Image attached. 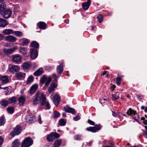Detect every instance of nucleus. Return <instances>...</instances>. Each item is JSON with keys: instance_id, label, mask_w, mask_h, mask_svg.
<instances>
[{"instance_id": "nucleus-15", "label": "nucleus", "mask_w": 147, "mask_h": 147, "mask_svg": "<svg viewBox=\"0 0 147 147\" xmlns=\"http://www.w3.org/2000/svg\"><path fill=\"white\" fill-rule=\"evenodd\" d=\"M16 49V48L15 47H13L12 48L8 49H4L3 51V52L7 55H9L12 53Z\"/></svg>"}, {"instance_id": "nucleus-25", "label": "nucleus", "mask_w": 147, "mask_h": 147, "mask_svg": "<svg viewBox=\"0 0 147 147\" xmlns=\"http://www.w3.org/2000/svg\"><path fill=\"white\" fill-rule=\"evenodd\" d=\"M8 24V23L6 20L0 18V26L4 27Z\"/></svg>"}, {"instance_id": "nucleus-17", "label": "nucleus", "mask_w": 147, "mask_h": 147, "mask_svg": "<svg viewBox=\"0 0 147 147\" xmlns=\"http://www.w3.org/2000/svg\"><path fill=\"white\" fill-rule=\"evenodd\" d=\"M38 86L37 84L33 85L30 88V93L31 94H33L37 89Z\"/></svg>"}, {"instance_id": "nucleus-29", "label": "nucleus", "mask_w": 147, "mask_h": 147, "mask_svg": "<svg viewBox=\"0 0 147 147\" xmlns=\"http://www.w3.org/2000/svg\"><path fill=\"white\" fill-rule=\"evenodd\" d=\"M62 142V140L61 139L56 140L54 143V147H59L60 146Z\"/></svg>"}, {"instance_id": "nucleus-18", "label": "nucleus", "mask_w": 147, "mask_h": 147, "mask_svg": "<svg viewBox=\"0 0 147 147\" xmlns=\"http://www.w3.org/2000/svg\"><path fill=\"white\" fill-rule=\"evenodd\" d=\"M91 1L90 0H87L86 2H84L82 3V6L84 10L88 9L90 5Z\"/></svg>"}, {"instance_id": "nucleus-30", "label": "nucleus", "mask_w": 147, "mask_h": 147, "mask_svg": "<svg viewBox=\"0 0 147 147\" xmlns=\"http://www.w3.org/2000/svg\"><path fill=\"white\" fill-rule=\"evenodd\" d=\"M12 147H18L20 145V142L18 139L15 140L12 143Z\"/></svg>"}, {"instance_id": "nucleus-31", "label": "nucleus", "mask_w": 147, "mask_h": 147, "mask_svg": "<svg viewBox=\"0 0 147 147\" xmlns=\"http://www.w3.org/2000/svg\"><path fill=\"white\" fill-rule=\"evenodd\" d=\"M27 49L26 48L21 47L20 49V52L22 54L25 55L26 54Z\"/></svg>"}, {"instance_id": "nucleus-42", "label": "nucleus", "mask_w": 147, "mask_h": 147, "mask_svg": "<svg viewBox=\"0 0 147 147\" xmlns=\"http://www.w3.org/2000/svg\"><path fill=\"white\" fill-rule=\"evenodd\" d=\"M5 122L4 117H0V126L3 125Z\"/></svg>"}, {"instance_id": "nucleus-35", "label": "nucleus", "mask_w": 147, "mask_h": 147, "mask_svg": "<svg viewBox=\"0 0 147 147\" xmlns=\"http://www.w3.org/2000/svg\"><path fill=\"white\" fill-rule=\"evenodd\" d=\"M66 123V121L63 119H61L59 121L58 124L60 126H64Z\"/></svg>"}, {"instance_id": "nucleus-3", "label": "nucleus", "mask_w": 147, "mask_h": 147, "mask_svg": "<svg viewBox=\"0 0 147 147\" xmlns=\"http://www.w3.org/2000/svg\"><path fill=\"white\" fill-rule=\"evenodd\" d=\"M129 115H131L133 118L136 121H138L139 117L138 115L136 113V111H134L130 108L126 112Z\"/></svg>"}, {"instance_id": "nucleus-12", "label": "nucleus", "mask_w": 147, "mask_h": 147, "mask_svg": "<svg viewBox=\"0 0 147 147\" xmlns=\"http://www.w3.org/2000/svg\"><path fill=\"white\" fill-rule=\"evenodd\" d=\"M5 39L6 41L11 42H14L17 40V38L16 37L12 35L6 36Z\"/></svg>"}, {"instance_id": "nucleus-27", "label": "nucleus", "mask_w": 147, "mask_h": 147, "mask_svg": "<svg viewBox=\"0 0 147 147\" xmlns=\"http://www.w3.org/2000/svg\"><path fill=\"white\" fill-rule=\"evenodd\" d=\"M1 80L3 84L7 83L9 81L8 78L6 76H2Z\"/></svg>"}, {"instance_id": "nucleus-54", "label": "nucleus", "mask_w": 147, "mask_h": 147, "mask_svg": "<svg viewBox=\"0 0 147 147\" xmlns=\"http://www.w3.org/2000/svg\"><path fill=\"white\" fill-rule=\"evenodd\" d=\"M143 135L145 137L147 138V131H143Z\"/></svg>"}, {"instance_id": "nucleus-13", "label": "nucleus", "mask_w": 147, "mask_h": 147, "mask_svg": "<svg viewBox=\"0 0 147 147\" xmlns=\"http://www.w3.org/2000/svg\"><path fill=\"white\" fill-rule=\"evenodd\" d=\"M25 73L19 72L16 73L15 76L17 79L18 80H22L25 78Z\"/></svg>"}, {"instance_id": "nucleus-59", "label": "nucleus", "mask_w": 147, "mask_h": 147, "mask_svg": "<svg viewBox=\"0 0 147 147\" xmlns=\"http://www.w3.org/2000/svg\"><path fill=\"white\" fill-rule=\"evenodd\" d=\"M143 123L144 124L147 125V120L144 119L143 121Z\"/></svg>"}, {"instance_id": "nucleus-48", "label": "nucleus", "mask_w": 147, "mask_h": 147, "mask_svg": "<svg viewBox=\"0 0 147 147\" xmlns=\"http://www.w3.org/2000/svg\"><path fill=\"white\" fill-rule=\"evenodd\" d=\"M50 86L53 88H55L57 86V84L54 83H52L51 84Z\"/></svg>"}, {"instance_id": "nucleus-7", "label": "nucleus", "mask_w": 147, "mask_h": 147, "mask_svg": "<svg viewBox=\"0 0 147 147\" xmlns=\"http://www.w3.org/2000/svg\"><path fill=\"white\" fill-rule=\"evenodd\" d=\"M52 96L53 97L52 100L55 105L56 106L58 105L61 100L60 97L57 94H55L54 96L52 95L51 96V98Z\"/></svg>"}, {"instance_id": "nucleus-57", "label": "nucleus", "mask_w": 147, "mask_h": 147, "mask_svg": "<svg viewBox=\"0 0 147 147\" xmlns=\"http://www.w3.org/2000/svg\"><path fill=\"white\" fill-rule=\"evenodd\" d=\"M47 140L49 142H52L55 138H47Z\"/></svg>"}, {"instance_id": "nucleus-4", "label": "nucleus", "mask_w": 147, "mask_h": 147, "mask_svg": "<svg viewBox=\"0 0 147 147\" xmlns=\"http://www.w3.org/2000/svg\"><path fill=\"white\" fill-rule=\"evenodd\" d=\"M101 127L100 125L96 124L94 127H87L86 129L88 131L95 133L100 130Z\"/></svg>"}, {"instance_id": "nucleus-38", "label": "nucleus", "mask_w": 147, "mask_h": 147, "mask_svg": "<svg viewBox=\"0 0 147 147\" xmlns=\"http://www.w3.org/2000/svg\"><path fill=\"white\" fill-rule=\"evenodd\" d=\"M47 79V77L45 75H43L40 79V82L41 83L43 84L46 81Z\"/></svg>"}, {"instance_id": "nucleus-43", "label": "nucleus", "mask_w": 147, "mask_h": 147, "mask_svg": "<svg viewBox=\"0 0 147 147\" xmlns=\"http://www.w3.org/2000/svg\"><path fill=\"white\" fill-rule=\"evenodd\" d=\"M98 21L100 23H101L103 20V16L101 14H99L97 17Z\"/></svg>"}, {"instance_id": "nucleus-46", "label": "nucleus", "mask_w": 147, "mask_h": 147, "mask_svg": "<svg viewBox=\"0 0 147 147\" xmlns=\"http://www.w3.org/2000/svg\"><path fill=\"white\" fill-rule=\"evenodd\" d=\"M88 123H89L91 125H94V124H95V123L94 122L90 120V119H88Z\"/></svg>"}, {"instance_id": "nucleus-10", "label": "nucleus", "mask_w": 147, "mask_h": 147, "mask_svg": "<svg viewBox=\"0 0 147 147\" xmlns=\"http://www.w3.org/2000/svg\"><path fill=\"white\" fill-rule=\"evenodd\" d=\"M20 69V68L18 66L12 65L9 68V71L11 73H14L18 71Z\"/></svg>"}, {"instance_id": "nucleus-9", "label": "nucleus", "mask_w": 147, "mask_h": 147, "mask_svg": "<svg viewBox=\"0 0 147 147\" xmlns=\"http://www.w3.org/2000/svg\"><path fill=\"white\" fill-rule=\"evenodd\" d=\"M11 11L9 9H8L5 10L1 14L2 15L4 18L6 19H7L11 16Z\"/></svg>"}, {"instance_id": "nucleus-36", "label": "nucleus", "mask_w": 147, "mask_h": 147, "mask_svg": "<svg viewBox=\"0 0 147 147\" xmlns=\"http://www.w3.org/2000/svg\"><path fill=\"white\" fill-rule=\"evenodd\" d=\"M33 76L32 75H31L30 76H29L26 82V83L28 84H30L33 81Z\"/></svg>"}, {"instance_id": "nucleus-28", "label": "nucleus", "mask_w": 147, "mask_h": 147, "mask_svg": "<svg viewBox=\"0 0 147 147\" xmlns=\"http://www.w3.org/2000/svg\"><path fill=\"white\" fill-rule=\"evenodd\" d=\"M63 63H61L57 67V72L59 74H61L63 72Z\"/></svg>"}, {"instance_id": "nucleus-37", "label": "nucleus", "mask_w": 147, "mask_h": 147, "mask_svg": "<svg viewBox=\"0 0 147 147\" xmlns=\"http://www.w3.org/2000/svg\"><path fill=\"white\" fill-rule=\"evenodd\" d=\"M30 45L33 47L37 48L38 47L39 45L38 43L36 41H32L30 44Z\"/></svg>"}, {"instance_id": "nucleus-63", "label": "nucleus", "mask_w": 147, "mask_h": 147, "mask_svg": "<svg viewBox=\"0 0 147 147\" xmlns=\"http://www.w3.org/2000/svg\"><path fill=\"white\" fill-rule=\"evenodd\" d=\"M65 23L66 24H68L69 23V20H67L64 21Z\"/></svg>"}, {"instance_id": "nucleus-61", "label": "nucleus", "mask_w": 147, "mask_h": 147, "mask_svg": "<svg viewBox=\"0 0 147 147\" xmlns=\"http://www.w3.org/2000/svg\"><path fill=\"white\" fill-rule=\"evenodd\" d=\"M121 81H116V84L118 85L119 86L120 84Z\"/></svg>"}, {"instance_id": "nucleus-45", "label": "nucleus", "mask_w": 147, "mask_h": 147, "mask_svg": "<svg viewBox=\"0 0 147 147\" xmlns=\"http://www.w3.org/2000/svg\"><path fill=\"white\" fill-rule=\"evenodd\" d=\"M80 119V117L78 115H76L75 117L73 118L74 120L75 121H78Z\"/></svg>"}, {"instance_id": "nucleus-64", "label": "nucleus", "mask_w": 147, "mask_h": 147, "mask_svg": "<svg viewBox=\"0 0 147 147\" xmlns=\"http://www.w3.org/2000/svg\"><path fill=\"white\" fill-rule=\"evenodd\" d=\"M49 84V83L46 81L45 83V85L46 86H48Z\"/></svg>"}, {"instance_id": "nucleus-14", "label": "nucleus", "mask_w": 147, "mask_h": 147, "mask_svg": "<svg viewBox=\"0 0 147 147\" xmlns=\"http://www.w3.org/2000/svg\"><path fill=\"white\" fill-rule=\"evenodd\" d=\"M22 67L24 70L27 71L31 67V64L28 61L24 62L22 65Z\"/></svg>"}, {"instance_id": "nucleus-52", "label": "nucleus", "mask_w": 147, "mask_h": 147, "mask_svg": "<svg viewBox=\"0 0 147 147\" xmlns=\"http://www.w3.org/2000/svg\"><path fill=\"white\" fill-rule=\"evenodd\" d=\"M53 77L54 79L55 80H57L58 78L57 75L55 74H53Z\"/></svg>"}, {"instance_id": "nucleus-16", "label": "nucleus", "mask_w": 147, "mask_h": 147, "mask_svg": "<svg viewBox=\"0 0 147 147\" xmlns=\"http://www.w3.org/2000/svg\"><path fill=\"white\" fill-rule=\"evenodd\" d=\"M17 98L15 96H12L9 98L8 100L9 104H11L12 105L16 104L17 101Z\"/></svg>"}, {"instance_id": "nucleus-49", "label": "nucleus", "mask_w": 147, "mask_h": 147, "mask_svg": "<svg viewBox=\"0 0 147 147\" xmlns=\"http://www.w3.org/2000/svg\"><path fill=\"white\" fill-rule=\"evenodd\" d=\"M112 115L113 116L115 117H116L118 116V113H117V114L116 113L113 111H112Z\"/></svg>"}, {"instance_id": "nucleus-44", "label": "nucleus", "mask_w": 147, "mask_h": 147, "mask_svg": "<svg viewBox=\"0 0 147 147\" xmlns=\"http://www.w3.org/2000/svg\"><path fill=\"white\" fill-rule=\"evenodd\" d=\"M46 105V109H49L50 108V106L49 104V103L47 101L46 102V100H45V103Z\"/></svg>"}, {"instance_id": "nucleus-19", "label": "nucleus", "mask_w": 147, "mask_h": 147, "mask_svg": "<svg viewBox=\"0 0 147 147\" xmlns=\"http://www.w3.org/2000/svg\"><path fill=\"white\" fill-rule=\"evenodd\" d=\"M64 109L65 111L66 112L71 113L73 114H74L75 113L74 110L68 106H66L64 107Z\"/></svg>"}, {"instance_id": "nucleus-20", "label": "nucleus", "mask_w": 147, "mask_h": 147, "mask_svg": "<svg viewBox=\"0 0 147 147\" xmlns=\"http://www.w3.org/2000/svg\"><path fill=\"white\" fill-rule=\"evenodd\" d=\"M25 97L23 96H22L20 97L18 99V104L20 106L24 105L25 103Z\"/></svg>"}, {"instance_id": "nucleus-24", "label": "nucleus", "mask_w": 147, "mask_h": 147, "mask_svg": "<svg viewBox=\"0 0 147 147\" xmlns=\"http://www.w3.org/2000/svg\"><path fill=\"white\" fill-rule=\"evenodd\" d=\"M44 72V71L42 68H40L34 72V75L36 76H39L42 74Z\"/></svg>"}, {"instance_id": "nucleus-1", "label": "nucleus", "mask_w": 147, "mask_h": 147, "mask_svg": "<svg viewBox=\"0 0 147 147\" xmlns=\"http://www.w3.org/2000/svg\"><path fill=\"white\" fill-rule=\"evenodd\" d=\"M46 96L43 94L41 93L40 94L38 92L36 93L35 98L33 101V103L34 105L38 104V102H40L41 105L43 106L45 103L46 100Z\"/></svg>"}, {"instance_id": "nucleus-62", "label": "nucleus", "mask_w": 147, "mask_h": 147, "mask_svg": "<svg viewBox=\"0 0 147 147\" xmlns=\"http://www.w3.org/2000/svg\"><path fill=\"white\" fill-rule=\"evenodd\" d=\"M107 71H104V72L102 74V75H103V76L104 75H105L107 74Z\"/></svg>"}, {"instance_id": "nucleus-5", "label": "nucleus", "mask_w": 147, "mask_h": 147, "mask_svg": "<svg viewBox=\"0 0 147 147\" xmlns=\"http://www.w3.org/2000/svg\"><path fill=\"white\" fill-rule=\"evenodd\" d=\"M22 128L19 125H17L14 129L13 131L10 133V134L12 137H13L15 135H18L20 134L22 131Z\"/></svg>"}, {"instance_id": "nucleus-60", "label": "nucleus", "mask_w": 147, "mask_h": 147, "mask_svg": "<svg viewBox=\"0 0 147 147\" xmlns=\"http://www.w3.org/2000/svg\"><path fill=\"white\" fill-rule=\"evenodd\" d=\"M92 142L90 141L89 142H86V143L89 146H90L92 143Z\"/></svg>"}, {"instance_id": "nucleus-23", "label": "nucleus", "mask_w": 147, "mask_h": 147, "mask_svg": "<svg viewBox=\"0 0 147 147\" xmlns=\"http://www.w3.org/2000/svg\"><path fill=\"white\" fill-rule=\"evenodd\" d=\"M19 41L22 45L26 46L28 44L29 40L26 38H22Z\"/></svg>"}, {"instance_id": "nucleus-56", "label": "nucleus", "mask_w": 147, "mask_h": 147, "mask_svg": "<svg viewBox=\"0 0 147 147\" xmlns=\"http://www.w3.org/2000/svg\"><path fill=\"white\" fill-rule=\"evenodd\" d=\"M4 141L3 138H0V146H1Z\"/></svg>"}, {"instance_id": "nucleus-50", "label": "nucleus", "mask_w": 147, "mask_h": 147, "mask_svg": "<svg viewBox=\"0 0 147 147\" xmlns=\"http://www.w3.org/2000/svg\"><path fill=\"white\" fill-rule=\"evenodd\" d=\"M137 96L138 99L140 100L142 99L143 98V96L141 95H137Z\"/></svg>"}, {"instance_id": "nucleus-51", "label": "nucleus", "mask_w": 147, "mask_h": 147, "mask_svg": "<svg viewBox=\"0 0 147 147\" xmlns=\"http://www.w3.org/2000/svg\"><path fill=\"white\" fill-rule=\"evenodd\" d=\"M38 120L39 123L40 124H41L42 122L41 121V118L40 115H39L38 116Z\"/></svg>"}, {"instance_id": "nucleus-41", "label": "nucleus", "mask_w": 147, "mask_h": 147, "mask_svg": "<svg viewBox=\"0 0 147 147\" xmlns=\"http://www.w3.org/2000/svg\"><path fill=\"white\" fill-rule=\"evenodd\" d=\"M116 94H113L112 95V99L114 100H115L119 98V94L117 93Z\"/></svg>"}, {"instance_id": "nucleus-6", "label": "nucleus", "mask_w": 147, "mask_h": 147, "mask_svg": "<svg viewBox=\"0 0 147 147\" xmlns=\"http://www.w3.org/2000/svg\"><path fill=\"white\" fill-rule=\"evenodd\" d=\"M25 119L26 122L29 123H32L36 121L35 116L33 115H26Z\"/></svg>"}, {"instance_id": "nucleus-34", "label": "nucleus", "mask_w": 147, "mask_h": 147, "mask_svg": "<svg viewBox=\"0 0 147 147\" xmlns=\"http://www.w3.org/2000/svg\"><path fill=\"white\" fill-rule=\"evenodd\" d=\"M6 5L2 3L0 4V13H2L3 11L6 10Z\"/></svg>"}, {"instance_id": "nucleus-40", "label": "nucleus", "mask_w": 147, "mask_h": 147, "mask_svg": "<svg viewBox=\"0 0 147 147\" xmlns=\"http://www.w3.org/2000/svg\"><path fill=\"white\" fill-rule=\"evenodd\" d=\"M60 115V114L59 112L55 111L53 113V117L55 118H57L59 117Z\"/></svg>"}, {"instance_id": "nucleus-2", "label": "nucleus", "mask_w": 147, "mask_h": 147, "mask_svg": "<svg viewBox=\"0 0 147 147\" xmlns=\"http://www.w3.org/2000/svg\"><path fill=\"white\" fill-rule=\"evenodd\" d=\"M33 140L31 138H25L22 142L21 147H29L33 144Z\"/></svg>"}, {"instance_id": "nucleus-22", "label": "nucleus", "mask_w": 147, "mask_h": 147, "mask_svg": "<svg viewBox=\"0 0 147 147\" xmlns=\"http://www.w3.org/2000/svg\"><path fill=\"white\" fill-rule=\"evenodd\" d=\"M14 31L12 29H5L3 31L2 33L5 35L13 34Z\"/></svg>"}, {"instance_id": "nucleus-8", "label": "nucleus", "mask_w": 147, "mask_h": 147, "mask_svg": "<svg viewBox=\"0 0 147 147\" xmlns=\"http://www.w3.org/2000/svg\"><path fill=\"white\" fill-rule=\"evenodd\" d=\"M12 60L14 62L19 64L21 62V57L19 55L16 54L12 56Z\"/></svg>"}, {"instance_id": "nucleus-21", "label": "nucleus", "mask_w": 147, "mask_h": 147, "mask_svg": "<svg viewBox=\"0 0 147 147\" xmlns=\"http://www.w3.org/2000/svg\"><path fill=\"white\" fill-rule=\"evenodd\" d=\"M59 135L56 132H51L47 136V138H59Z\"/></svg>"}, {"instance_id": "nucleus-55", "label": "nucleus", "mask_w": 147, "mask_h": 147, "mask_svg": "<svg viewBox=\"0 0 147 147\" xmlns=\"http://www.w3.org/2000/svg\"><path fill=\"white\" fill-rule=\"evenodd\" d=\"M51 80H52V79L51 78V77H48V79H47L46 81L50 83V82H51Z\"/></svg>"}, {"instance_id": "nucleus-58", "label": "nucleus", "mask_w": 147, "mask_h": 147, "mask_svg": "<svg viewBox=\"0 0 147 147\" xmlns=\"http://www.w3.org/2000/svg\"><path fill=\"white\" fill-rule=\"evenodd\" d=\"M4 38V36L2 34H0V41L3 40V38Z\"/></svg>"}, {"instance_id": "nucleus-53", "label": "nucleus", "mask_w": 147, "mask_h": 147, "mask_svg": "<svg viewBox=\"0 0 147 147\" xmlns=\"http://www.w3.org/2000/svg\"><path fill=\"white\" fill-rule=\"evenodd\" d=\"M123 76H120V77H117V81H121V78Z\"/></svg>"}, {"instance_id": "nucleus-32", "label": "nucleus", "mask_w": 147, "mask_h": 147, "mask_svg": "<svg viewBox=\"0 0 147 147\" xmlns=\"http://www.w3.org/2000/svg\"><path fill=\"white\" fill-rule=\"evenodd\" d=\"M13 34H14L16 36L19 37H22L23 34L22 32L18 31H14Z\"/></svg>"}, {"instance_id": "nucleus-33", "label": "nucleus", "mask_w": 147, "mask_h": 147, "mask_svg": "<svg viewBox=\"0 0 147 147\" xmlns=\"http://www.w3.org/2000/svg\"><path fill=\"white\" fill-rule=\"evenodd\" d=\"M0 104L2 108H4L7 106L9 103L7 100H3L0 102Z\"/></svg>"}, {"instance_id": "nucleus-26", "label": "nucleus", "mask_w": 147, "mask_h": 147, "mask_svg": "<svg viewBox=\"0 0 147 147\" xmlns=\"http://www.w3.org/2000/svg\"><path fill=\"white\" fill-rule=\"evenodd\" d=\"M46 24L43 22H40L37 24V26L40 29H45L46 28Z\"/></svg>"}, {"instance_id": "nucleus-47", "label": "nucleus", "mask_w": 147, "mask_h": 147, "mask_svg": "<svg viewBox=\"0 0 147 147\" xmlns=\"http://www.w3.org/2000/svg\"><path fill=\"white\" fill-rule=\"evenodd\" d=\"M55 89L54 88H53L50 86L49 88L48 89V91L49 93L52 92Z\"/></svg>"}, {"instance_id": "nucleus-11", "label": "nucleus", "mask_w": 147, "mask_h": 147, "mask_svg": "<svg viewBox=\"0 0 147 147\" xmlns=\"http://www.w3.org/2000/svg\"><path fill=\"white\" fill-rule=\"evenodd\" d=\"M30 57L33 59H35L38 56V52L37 50L34 49H30Z\"/></svg>"}, {"instance_id": "nucleus-39", "label": "nucleus", "mask_w": 147, "mask_h": 147, "mask_svg": "<svg viewBox=\"0 0 147 147\" xmlns=\"http://www.w3.org/2000/svg\"><path fill=\"white\" fill-rule=\"evenodd\" d=\"M14 108L13 107H8L7 108V111L9 114H12L14 112Z\"/></svg>"}]
</instances>
